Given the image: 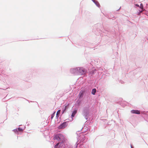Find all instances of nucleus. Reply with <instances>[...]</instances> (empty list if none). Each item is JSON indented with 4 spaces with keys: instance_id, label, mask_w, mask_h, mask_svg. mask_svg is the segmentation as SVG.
<instances>
[{
    "instance_id": "obj_4",
    "label": "nucleus",
    "mask_w": 148,
    "mask_h": 148,
    "mask_svg": "<svg viewBox=\"0 0 148 148\" xmlns=\"http://www.w3.org/2000/svg\"><path fill=\"white\" fill-rule=\"evenodd\" d=\"M66 126V122L64 123L59 126V128L60 129L64 128Z\"/></svg>"
},
{
    "instance_id": "obj_14",
    "label": "nucleus",
    "mask_w": 148,
    "mask_h": 148,
    "mask_svg": "<svg viewBox=\"0 0 148 148\" xmlns=\"http://www.w3.org/2000/svg\"><path fill=\"white\" fill-rule=\"evenodd\" d=\"M135 5L136 6H137L138 7H139V5H138V4H136V5Z\"/></svg>"
},
{
    "instance_id": "obj_11",
    "label": "nucleus",
    "mask_w": 148,
    "mask_h": 148,
    "mask_svg": "<svg viewBox=\"0 0 148 148\" xmlns=\"http://www.w3.org/2000/svg\"><path fill=\"white\" fill-rule=\"evenodd\" d=\"M60 143H57L55 146V148H58V147L59 145V144Z\"/></svg>"
},
{
    "instance_id": "obj_8",
    "label": "nucleus",
    "mask_w": 148,
    "mask_h": 148,
    "mask_svg": "<svg viewBox=\"0 0 148 148\" xmlns=\"http://www.w3.org/2000/svg\"><path fill=\"white\" fill-rule=\"evenodd\" d=\"M60 110H59L57 111V113H56V117L58 118L59 116V114H60Z\"/></svg>"
},
{
    "instance_id": "obj_10",
    "label": "nucleus",
    "mask_w": 148,
    "mask_h": 148,
    "mask_svg": "<svg viewBox=\"0 0 148 148\" xmlns=\"http://www.w3.org/2000/svg\"><path fill=\"white\" fill-rule=\"evenodd\" d=\"M55 112H54L53 114L51 115V119H52L53 118V117L55 115Z\"/></svg>"
},
{
    "instance_id": "obj_13",
    "label": "nucleus",
    "mask_w": 148,
    "mask_h": 148,
    "mask_svg": "<svg viewBox=\"0 0 148 148\" xmlns=\"http://www.w3.org/2000/svg\"><path fill=\"white\" fill-rule=\"evenodd\" d=\"M97 3L96 4L97 5V6H98V7H99V6H100L99 4L97 2Z\"/></svg>"
},
{
    "instance_id": "obj_1",
    "label": "nucleus",
    "mask_w": 148,
    "mask_h": 148,
    "mask_svg": "<svg viewBox=\"0 0 148 148\" xmlns=\"http://www.w3.org/2000/svg\"><path fill=\"white\" fill-rule=\"evenodd\" d=\"M86 71L82 68L78 67L71 70V72L75 75H82L85 74Z\"/></svg>"
},
{
    "instance_id": "obj_5",
    "label": "nucleus",
    "mask_w": 148,
    "mask_h": 148,
    "mask_svg": "<svg viewBox=\"0 0 148 148\" xmlns=\"http://www.w3.org/2000/svg\"><path fill=\"white\" fill-rule=\"evenodd\" d=\"M77 110H74L72 113L71 116L72 117H74L75 115L77 113Z\"/></svg>"
},
{
    "instance_id": "obj_9",
    "label": "nucleus",
    "mask_w": 148,
    "mask_h": 148,
    "mask_svg": "<svg viewBox=\"0 0 148 148\" xmlns=\"http://www.w3.org/2000/svg\"><path fill=\"white\" fill-rule=\"evenodd\" d=\"M67 105H66L65 106L64 109L63 110V113L66 110V108H67Z\"/></svg>"
},
{
    "instance_id": "obj_3",
    "label": "nucleus",
    "mask_w": 148,
    "mask_h": 148,
    "mask_svg": "<svg viewBox=\"0 0 148 148\" xmlns=\"http://www.w3.org/2000/svg\"><path fill=\"white\" fill-rule=\"evenodd\" d=\"M131 112L132 113L137 114H139L140 113V112L139 110H132L131 111Z\"/></svg>"
},
{
    "instance_id": "obj_2",
    "label": "nucleus",
    "mask_w": 148,
    "mask_h": 148,
    "mask_svg": "<svg viewBox=\"0 0 148 148\" xmlns=\"http://www.w3.org/2000/svg\"><path fill=\"white\" fill-rule=\"evenodd\" d=\"M54 139L57 140L60 142H63L64 140V136L61 134H58L56 135L53 138Z\"/></svg>"
},
{
    "instance_id": "obj_6",
    "label": "nucleus",
    "mask_w": 148,
    "mask_h": 148,
    "mask_svg": "<svg viewBox=\"0 0 148 148\" xmlns=\"http://www.w3.org/2000/svg\"><path fill=\"white\" fill-rule=\"evenodd\" d=\"M140 9H141L142 10H141V11H140V12H141L144 10L143 5L142 3L140 4Z\"/></svg>"
},
{
    "instance_id": "obj_7",
    "label": "nucleus",
    "mask_w": 148,
    "mask_h": 148,
    "mask_svg": "<svg viewBox=\"0 0 148 148\" xmlns=\"http://www.w3.org/2000/svg\"><path fill=\"white\" fill-rule=\"evenodd\" d=\"M96 92V89L95 88H94V89H92V90L91 93L92 94L94 95L95 94V93Z\"/></svg>"
},
{
    "instance_id": "obj_12",
    "label": "nucleus",
    "mask_w": 148,
    "mask_h": 148,
    "mask_svg": "<svg viewBox=\"0 0 148 148\" xmlns=\"http://www.w3.org/2000/svg\"><path fill=\"white\" fill-rule=\"evenodd\" d=\"M18 130L19 131H23L22 129L20 127L18 128Z\"/></svg>"
}]
</instances>
